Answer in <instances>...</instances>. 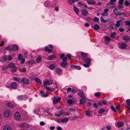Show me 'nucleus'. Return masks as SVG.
<instances>
[{
	"mask_svg": "<svg viewBox=\"0 0 130 130\" xmlns=\"http://www.w3.org/2000/svg\"><path fill=\"white\" fill-rule=\"evenodd\" d=\"M113 12L117 15H120L124 14V12L121 13L120 9L118 8H116L113 9Z\"/></svg>",
	"mask_w": 130,
	"mask_h": 130,
	"instance_id": "f257e3e1",
	"label": "nucleus"
},
{
	"mask_svg": "<svg viewBox=\"0 0 130 130\" xmlns=\"http://www.w3.org/2000/svg\"><path fill=\"white\" fill-rule=\"evenodd\" d=\"M100 19L101 22L103 23H105L107 22L109 20V19L108 18H107L105 20L104 19V17L103 16L100 17Z\"/></svg>",
	"mask_w": 130,
	"mask_h": 130,
	"instance_id": "f03ea898",
	"label": "nucleus"
},
{
	"mask_svg": "<svg viewBox=\"0 0 130 130\" xmlns=\"http://www.w3.org/2000/svg\"><path fill=\"white\" fill-rule=\"evenodd\" d=\"M82 98L79 101L80 102V105H83L86 102V98L83 96H81Z\"/></svg>",
	"mask_w": 130,
	"mask_h": 130,
	"instance_id": "7ed1b4c3",
	"label": "nucleus"
},
{
	"mask_svg": "<svg viewBox=\"0 0 130 130\" xmlns=\"http://www.w3.org/2000/svg\"><path fill=\"white\" fill-rule=\"evenodd\" d=\"M109 11V10L107 8L105 9L104 10V12L100 13V14L102 16H107L108 15V12Z\"/></svg>",
	"mask_w": 130,
	"mask_h": 130,
	"instance_id": "20e7f679",
	"label": "nucleus"
},
{
	"mask_svg": "<svg viewBox=\"0 0 130 130\" xmlns=\"http://www.w3.org/2000/svg\"><path fill=\"white\" fill-rule=\"evenodd\" d=\"M61 99V98L59 97L57 98L56 97H54L53 100V103L54 104H56L59 102Z\"/></svg>",
	"mask_w": 130,
	"mask_h": 130,
	"instance_id": "39448f33",
	"label": "nucleus"
},
{
	"mask_svg": "<svg viewBox=\"0 0 130 130\" xmlns=\"http://www.w3.org/2000/svg\"><path fill=\"white\" fill-rule=\"evenodd\" d=\"M21 116L19 113L18 112H16L14 115V117L17 120H19L21 118Z\"/></svg>",
	"mask_w": 130,
	"mask_h": 130,
	"instance_id": "423d86ee",
	"label": "nucleus"
},
{
	"mask_svg": "<svg viewBox=\"0 0 130 130\" xmlns=\"http://www.w3.org/2000/svg\"><path fill=\"white\" fill-rule=\"evenodd\" d=\"M12 49L15 51H17L19 48L18 46L15 44H14L12 46Z\"/></svg>",
	"mask_w": 130,
	"mask_h": 130,
	"instance_id": "0eeeda50",
	"label": "nucleus"
},
{
	"mask_svg": "<svg viewBox=\"0 0 130 130\" xmlns=\"http://www.w3.org/2000/svg\"><path fill=\"white\" fill-rule=\"evenodd\" d=\"M119 47L122 49H124L127 47V45L125 43H122L120 45H119Z\"/></svg>",
	"mask_w": 130,
	"mask_h": 130,
	"instance_id": "6e6552de",
	"label": "nucleus"
},
{
	"mask_svg": "<svg viewBox=\"0 0 130 130\" xmlns=\"http://www.w3.org/2000/svg\"><path fill=\"white\" fill-rule=\"evenodd\" d=\"M53 81L52 80H46L45 82H44V84L46 85H50L53 83Z\"/></svg>",
	"mask_w": 130,
	"mask_h": 130,
	"instance_id": "1a4fd4ad",
	"label": "nucleus"
},
{
	"mask_svg": "<svg viewBox=\"0 0 130 130\" xmlns=\"http://www.w3.org/2000/svg\"><path fill=\"white\" fill-rule=\"evenodd\" d=\"M22 81L23 83L25 84L28 85L29 83V80L26 78H24Z\"/></svg>",
	"mask_w": 130,
	"mask_h": 130,
	"instance_id": "9d476101",
	"label": "nucleus"
},
{
	"mask_svg": "<svg viewBox=\"0 0 130 130\" xmlns=\"http://www.w3.org/2000/svg\"><path fill=\"white\" fill-rule=\"evenodd\" d=\"M123 39L126 41L130 42V38L129 36H125L122 37Z\"/></svg>",
	"mask_w": 130,
	"mask_h": 130,
	"instance_id": "9b49d317",
	"label": "nucleus"
},
{
	"mask_svg": "<svg viewBox=\"0 0 130 130\" xmlns=\"http://www.w3.org/2000/svg\"><path fill=\"white\" fill-rule=\"evenodd\" d=\"M11 87L13 89H16L17 87V84L15 82H13L11 84Z\"/></svg>",
	"mask_w": 130,
	"mask_h": 130,
	"instance_id": "f8f14e48",
	"label": "nucleus"
},
{
	"mask_svg": "<svg viewBox=\"0 0 130 130\" xmlns=\"http://www.w3.org/2000/svg\"><path fill=\"white\" fill-rule=\"evenodd\" d=\"M56 58L55 56L54 55H51L48 56L47 58V59L48 60H54Z\"/></svg>",
	"mask_w": 130,
	"mask_h": 130,
	"instance_id": "ddd939ff",
	"label": "nucleus"
},
{
	"mask_svg": "<svg viewBox=\"0 0 130 130\" xmlns=\"http://www.w3.org/2000/svg\"><path fill=\"white\" fill-rule=\"evenodd\" d=\"M4 116L6 117H8L11 114V112L7 110L5 111Z\"/></svg>",
	"mask_w": 130,
	"mask_h": 130,
	"instance_id": "4468645a",
	"label": "nucleus"
},
{
	"mask_svg": "<svg viewBox=\"0 0 130 130\" xmlns=\"http://www.w3.org/2000/svg\"><path fill=\"white\" fill-rule=\"evenodd\" d=\"M7 60V58L6 56H3L1 59H0V61L3 63H4Z\"/></svg>",
	"mask_w": 130,
	"mask_h": 130,
	"instance_id": "2eb2a0df",
	"label": "nucleus"
},
{
	"mask_svg": "<svg viewBox=\"0 0 130 130\" xmlns=\"http://www.w3.org/2000/svg\"><path fill=\"white\" fill-rule=\"evenodd\" d=\"M81 12L82 14L84 16H86L88 14V12L87 10L85 9H83L82 10Z\"/></svg>",
	"mask_w": 130,
	"mask_h": 130,
	"instance_id": "dca6fc26",
	"label": "nucleus"
},
{
	"mask_svg": "<svg viewBox=\"0 0 130 130\" xmlns=\"http://www.w3.org/2000/svg\"><path fill=\"white\" fill-rule=\"evenodd\" d=\"M88 4L91 5H94L96 4V3L92 0H88L87 1Z\"/></svg>",
	"mask_w": 130,
	"mask_h": 130,
	"instance_id": "f3484780",
	"label": "nucleus"
},
{
	"mask_svg": "<svg viewBox=\"0 0 130 130\" xmlns=\"http://www.w3.org/2000/svg\"><path fill=\"white\" fill-rule=\"evenodd\" d=\"M51 4V2L49 1H46L44 3L45 6L47 7H48L50 6Z\"/></svg>",
	"mask_w": 130,
	"mask_h": 130,
	"instance_id": "a211bd4d",
	"label": "nucleus"
},
{
	"mask_svg": "<svg viewBox=\"0 0 130 130\" xmlns=\"http://www.w3.org/2000/svg\"><path fill=\"white\" fill-rule=\"evenodd\" d=\"M93 28L95 30H98L100 29V27L98 24H96L94 26Z\"/></svg>",
	"mask_w": 130,
	"mask_h": 130,
	"instance_id": "6ab92c4d",
	"label": "nucleus"
},
{
	"mask_svg": "<svg viewBox=\"0 0 130 130\" xmlns=\"http://www.w3.org/2000/svg\"><path fill=\"white\" fill-rule=\"evenodd\" d=\"M68 119L67 117H64L61 120V122L64 123L67 122L68 121Z\"/></svg>",
	"mask_w": 130,
	"mask_h": 130,
	"instance_id": "aec40b11",
	"label": "nucleus"
},
{
	"mask_svg": "<svg viewBox=\"0 0 130 130\" xmlns=\"http://www.w3.org/2000/svg\"><path fill=\"white\" fill-rule=\"evenodd\" d=\"M45 51L49 53H50L52 52V50L51 49H50L47 47H46L45 48Z\"/></svg>",
	"mask_w": 130,
	"mask_h": 130,
	"instance_id": "412c9836",
	"label": "nucleus"
},
{
	"mask_svg": "<svg viewBox=\"0 0 130 130\" xmlns=\"http://www.w3.org/2000/svg\"><path fill=\"white\" fill-rule=\"evenodd\" d=\"M123 125L124 123L123 122H120L117 123L116 126L119 127H120L123 126Z\"/></svg>",
	"mask_w": 130,
	"mask_h": 130,
	"instance_id": "4be33fe9",
	"label": "nucleus"
},
{
	"mask_svg": "<svg viewBox=\"0 0 130 130\" xmlns=\"http://www.w3.org/2000/svg\"><path fill=\"white\" fill-rule=\"evenodd\" d=\"M11 129V127L8 125L5 126L3 128V130H10Z\"/></svg>",
	"mask_w": 130,
	"mask_h": 130,
	"instance_id": "5701e85b",
	"label": "nucleus"
},
{
	"mask_svg": "<svg viewBox=\"0 0 130 130\" xmlns=\"http://www.w3.org/2000/svg\"><path fill=\"white\" fill-rule=\"evenodd\" d=\"M105 41L106 44H108V42L110 41L111 39L108 36H106L105 37Z\"/></svg>",
	"mask_w": 130,
	"mask_h": 130,
	"instance_id": "b1692460",
	"label": "nucleus"
},
{
	"mask_svg": "<svg viewBox=\"0 0 130 130\" xmlns=\"http://www.w3.org/2000/svg\"><path fill=\"white\" fill-rule=\"evenodd\" d=\"M121 22L120 20L117 21L116 22V24H115L116 27H117L116 29H117L118 27H119L120 25V23Z\"/></svg>",
	"mask_w": 130,
	"mask_h": 130,
	"instance_id": "393cba45",
	"label": "nucleus"
},
{
	"mask_svg": "<svg viewBox=\"0 0 130 130\" xmlns=\"http://www.w3.org/2000/svg\"><path fill=\"white\" fill-rule=\"evenodd\" d=\"M8 65L10 68H13L16 67L15 64L13 63H9Z\"/></svg>",
	"mask_w": 130,
	"mask_h": 130,
	"instance_id": "a878e982",
	"label": "nucleus"
},
{
	"mask_svg": "<svg viewBox=\"0 0 130 130\" xmlns=\"http://www.w3.org/2000/svg\"><path fill=\"white\" fill-rule=\"evenodd\" d=\"M74 10L76 13L77 15H78L79 14L78 8L74 6Z\"/></svg>",
	"mask_w": 130,
	"mask_h": 130,
	"instance_id": "bb28decb",
	"label": "nucleus"
},
{
	"mask_svg": "<svg viewBox=\"0 0 130 130\" xmlns=\"http://www.w3.org/2000/svg\"><path fill=\"white\" fill-rule=\"evenodd\" d=\"M6 105L7 106L13 108L14 107V105L11 103L9 102H7L6 103Z\"/></svg>",
	"mask_w": 130,
	"mask_h": 130,
	"instance_id": "cd10ccee",
	"label": "nucleus"
},
{
	"mask_svg": "<svg viewBox=\"0 0 130 130\" xmlns=\"http://www.w3.org/2000/svg\"><path fill=\"white\" fill-rule=\"evenodd\" d=\"M91 60V59L90 58H86L84 59V61L87 62V63L90 64Z\"/></svg>",
	"mask_w": 130,
	"mask_h": 130,
	"instance_id": "c85d7f7f",
	"label": "nucleus"
},
{
	"mask_svg": "<svg viewBox=\"0 0 130 130\" xmlns=\"http://www.w3.org/2000/svg\"><path fill=\"white\" fill-rule=\"evenodd\" d=\"M86 116L88 117H91L92 116V115L89 111H87L86 113Z\"/></svg>",
	"mask_w": 130,
	"mask_h": 130,
	"instance_id": "c756f323",
	"label": "nucleus"
},
{
	"mask_svg": "<svg viewBox=\"0 0 130 130\" xmlns=\"http://www.w3.org/2000/svg\"><path fill=\"white\" fill-rule=\"evenodd\" d=\"M42 61V58L40 56L38 57L36 59V61L37 62L39 63Z\"/></svg>",
	"mask_w": 130,
	"mask_h": 130,
	"instance_id": "7c9ffc66",
	"label": "nucleus"
},
{
	"mask_svg": "<svg viewBox=\"0 0 130 130\" xmlns=\"http://www.w3.org/2000/svg\"><path fill=\"white\" fill-rule=\"evenodd\" d=\"M55 67V65L53 64H51L49 65V68L51 70H54Z\"/></svg>",
	"mask_w": 130,
	"mask_h": 130,
	"instance_id": "2f4dec72",
	"label": "nucleus"
},
{
	"mask_svg": "<svg viewBox=\"0 0 130 130\" xmlns=\"http://www.w3.org/2000/svg\"><path fill=\"white\" fill-rule=\"evenodd\" d=\"M14 79L15 81L18 82L19 83L21 82L22 80L20 78L15 77H14Z\"/></svg>",
	"mask_w": 130,
	"mask_h": 130,
	"instance_id": "473e14b6",
	"label": "nucleus"
},
{
	"mask_svg": "<svg viewBox=\"0 0 130 130\" xmlns=\"http://www.w3.org/2000/svg\"><path fill=\"white\" fill-rule=\"evenodd\" d=\"M23 98V96L22 95L18 96H17V99L19 101L22 100Z\"/></svg>",
	"mask_w": 130,
	"mask_h": 130,
	"instance_id": "72a5a7b5",
	"label": "nucleus"
},
{
	"mask_svg": "<svg viewBox=\"0 0 130 130\" xmlns=\"http://www.w3.org/2000/svg\"><path fill=\"white\" fill-rule=\"evenodd\" d=\"M116 2V0H110V2L109 3L110 5H113L114 7L115 6V5L114 4H113L112 3H115Z\"/></svg>",
	"mask_w": 130,
	"mask_h": 130,
	"instance_id": "f704fd0d",
	"label": "nucleus"
},
{
	"mask_svg": "<svg viewBox=\"0 0 130 130\" xmlns=\"http://www.w3.org/2000/svg\"><path fill=\"white\" fill-rule=\"evenodd\" d=\"M116 32L115 31L113 33L111 34H110V36L112 38H114L115 37V36L116 35Z\"/></svg>",
	"mask_w": 130,
	"mask_h": 130,
	"instance_id": "c9c22d12",
	"label": "nucleus"
},
{
	"mask_svg": "<svg viewBox=\"0 0 130 130\" xmlns=\"http://www.w3.org/2000/svg\"><path fill=\"white\" fill-rule=\"evenodd\" d=\"M67 62H66L64 61L63 62H62L61 63V66L63 67H64L66 66L67 65Z\"/></svg>",
	"mask_w": 130,
	"mask_h": 130,
	"instance_id": "e433bc0d",
	"label": "nucleus"
},
{
	"mask_svg": "<svg viewBox=\"0 0 130 130\" xmlns=\"http://www.w3.org/2000/svg\"><path fill=\"white\" fill-rule=\"evenodd\" d=\"M35 80L40 85L41 84L42 82L38 78H36L35 79Z\"/></svg>",
	"mask_w": 130,
	"mask_h": 130,
	"instance_id": "4c0bfd02",
	"label": "nucleus"
},
{
	"mask_svg": "<svg viewBox=\"0 0 130 130\" xmlns=\"http://www.w3.org/2000/svg\"><path fill=\"white\" fill-rule=\"evenodd\" d=\"M93 21L94 22H99V19L97 17H95L93 19Z\"/></svg>",
	"mask_w": 130,
	"mask_h": 130,
	"instance_id": "58836bf2",
	"label": "nucleus"
},
{
	"mask_svg": "<svg viewBox=\"0 0 130 130\" xmlns=\"http://www.w3.org/2000/svg\"><path fill=\"white\" fill-rule=\"evenodd\" d=\"M67 102L68 104L70 105L72 104L73 103V101L71 99H68Z\"/></svg>",
	"mask_w": 130,
	"mask_h": 130,
	"instance_id": "ea45409f",
	"label": "nucleus"
},
{
	"mask_svg": "<svg viewBox=\"0 0 130 130\" xmlns=\"http://www.w3.org/2000/svg\"><path fill=\"white\" fill-rule=\"evenodd\" d=\"M105 111V110L103 108H102L100 109L98 111L99 113H101Z\"/></svg>",
	"mask_w": 130,
	"mask_h": 130,
	"instance_id": "a19ab883",
	"label": "nucleus"
},
{
	"mask_svg": "<svg viewBox=\"0 0 130 130\" xmlns=\"http://www.w3.org/2000/svg\"><path fill=\"white\" fill-rule=\"evenodd\" d=\"M126 102L127 105L128 106L127 107L128 108H130V100L128 99L126 100Z\"/></svg>",
	"mask_w": 130,
	"mask_h": 130,
	"instance_id": "79ce46f5",
	"label": "nucleus"
},
{
	"mask_svg": "<svg viewBox=\"0 0 130 130\" xmlns=\"http://www.w3.org/2000/svg\"><path fill=\"white\" fill-rule=\"evenodd\" d=\"M23 58V55L22 54H19L18 59L19 60H21Z\"/></svg>",
	"mask_w": 130,
	"mask_h": 130,
	"instance_id": "37998d69",
	"label": "nucleus"
},
{
	"mask_svg": "<svg viewBox=\"0 0 130 130\" xmlns=\"http://www.w3.org/2000/svg\"><path fill=\"white\" fill-rule=\"evenodd\" d=\"M25 125V123H23L22 124L19 125V126L21 128H22L24 127Z\"/></svg>",
	"mask_w": 130,
	"mask_h": 130,
	"instance_id": "c03bdc74",
	"label": "nucleus"
},
{
	"mask_svg": "<svg viewBox=\"0 0 130 130\" xmlns=\"http://www.w3.org/2000/svg\"><path fill=\"white\" fill-rule=\"evenodd\" d=\"M62 71V70L59 68L57 69L56 70V73L58 74H60Z\"/></svg>",
	"mask_w": 130,
	"mask_h": 130,
	"instance_id": "a18cd8bd",
	"label": "nucleus"
},
{
	"mask_svg": "<svg viewBox=\"0 0 130 130\" xmlns=\"http://www.w3.org/2000/svg\"><path fill=\"white\" fill-rule=\"evenodd\" d=\"M81 55L83 57H86L87 56V54L86 53H84L83 52H82L81 53Z\"/></svg>",
	"mask_w": 130,
	"mask_h": 130,
	"instance_id": "49530a36",
	"label": "nucleus"
},
{
	"mask_svg": "<svg viewBox=\"0 0 130 130\" xmlns=\"http://www.w3.org/2000/svg\"><path fill=\"white\" fill-rule=\"evenodd\" d=\"M125 25L126 26H129L130 25V21H127L125 22Z\"/></svg>",
	"mask_w": 130,
	"mask_h": 130,
	"instance_id": "de8ad7c7",
	"label": "nucleus"
},
{
	"mask_svg": "<svg viewBox=\"0 0 130 130\" xmlns=\"http://www.w3.org/2000/svg\"><path fill=\"white\" fill-rule=\"evenodd\" d=\"M14 69H12L11 70V72L12 73H14L15 72H16L17 70V67H15V68H14Z\"/></svg>",
	"mask_w": 130,
	"mask_h": 130,
	"instance_id": "09e8293b",
	"label": "nucleus"
},
{
	"mask_svg": "<svg viewBox=\"0 0 130 130\" xmlns=\"http://www.w3.org/2000/svg\"><path fill=\"white\" fill-rule=\"evenodd\" d=\"M112 25L111 24L109 26V28L111 30H115V28L113 27V25Z\"/></svg>",
	"mask_w": 130,
	"mask_h": 130,
	"instance_id": "8fccbe9b",
	"label": "nucleus"
},
{
	"mask_svg": "<svg viewBox=\"0 0 130 130\" xmlns=\"http://www.w3.org/2000/svg\"><path fill=\"white\" fill-rule=\"evenodd\" d=\"M124 4L126 6H128L130 4V3L129 2L127 1H125L124 2Z\"/></svg>",
	"mask_w": 130,
	"mask_h": 130,
	"instance_id": "3c124183",
	"label": "nucleus"
},
{
	"mask_svg": "<svg viewBox=\"0 0 130 130\" xmlns=\"http://www.w3.org/2000/svg\"><path fill=\"white\" fill-rule=\"evenodd\" d=\"M124 2L123 0H119L118 1V3L120 5H123Z\"/></svg>",
	"mask_w": 130,
	"mask_h": 130,
	"instance_id": "603ef678",
	"label": "nucleus"
},
{
	"mask_svg": "<svg viewBox=\"0 0 130 130\" xmlns=\"http://www.w3.org/2000/svg\"><path fill=\"white\" fill-rule=\"evenodd\" d=\"M110 107L112 110H113L114 112H116V110L113 106H111Z\"/></svg>",
	"mask_w": 130,
	"mask_h": 130,
	"instance_id": "864d4df0",
	"label": "nucleus"
},
{
	"mask_svg": "<svg viewBox=\"0 0 130 130\" xmlns=\"http://www.w3.org/2000/svg\"><path fill=\"white\" fill-rule=\"evenodd\" d=\"M62 113L60 112L58 114H55V117H59L62 114Z\"/></svg>",
	"mask_w": 130,
	"mask_h": 130,
	"instance_id": "5fc2aeb1",
	"label": "nucleus"
},
{
	"mask_svg": "<svg viewBox=\"0 0 130 130\" xmlns=\"http://www.w3.org/2000/svg\"><path fill=\"white\" fill-rule=\"evenodd\" d=\"M100 93L97 92L95 93V95L96 97H98L100 96Z\"/></svg>",
	"mask_w": 130,
	"mask_h": 130,
	"instance_id": "6e6d98bb",
	"label": "nucleus"
},
{
	"mask_svg": "<svg viewBox=\"0 0 130 130\" xmlns=\"http://www.w3.org/2000/svg\"><path fill=\"white\" fill-rule=\"evenodd\" d=\"M8 69V67H2V70L3 71L6 70Z\"/></svg>",
	"mask_w": 130,
	"mask_h": 130,
	"instance_id": "4d7b16f0",
	"label": "nucleus"
},
{
	"mask_svg": "<svg viewBox=\"0 0 130 130\" xmlns=\"http://www.w3.org/2000/svg\"><path fill=\"white\" fill-rule=\"evenodd\" d=\"M90 64L87 63V64H84L83 65L86 68H88L89 67Z\"/></svg>",
	"mask_w": 130,
	"mask_h": 130,
	"instance_id": "13d9d810",
	"label": "nucleus"
},
{
	"mask_svg": "<svg viewBox=\"0 0 130 130\" xmlns=\"http://www.w3.org/2000/svg\"><path fill=\"white\" fill-rule=\"evenodd\" d=\"M77 117H71V120L72 121L76 119Z\"/></svg>",
	"mask_w": 130,
	"mask_h": 130,
	"instance_id": "bf43d9fd",
	"label": "nucleus"
},
{
	"mask_svg": "<svg viewBox=\"0 0 130 130\" xmlns=\"http://www.w3.org/2000/svg\"><path fill=\"white\" fill-rule=\"evenodd\" d=\"M6 49L7 50H9L10 51H11L12 49V48H11L10 46H8L6 48Z\"/></svg>",
	"mask_w": 130,
	"mask_h": 130,
	"instance_id": "052dcab7",
	"label": "nucleus"
},
{
	"mask_svg": "<svg viewBox=\"0 0 130 130\" xmlns=\"http://www.w3.org/2000/svg\"><path fill=\"white\" fill-rule=\"evenodd\" d=\"M106 128L107 130H110L111 129V127L110 125L107 126H106Z\"/></svg>",
	"mask_w": 130,
	"mask_h": 130,
	"instance_id": "680f3d73",
	"label": "nucleus"
},
{
	"mask_svg": "<svg viewBox=\"0 0 130 130\" xmlns=\"http://www.w3.org/2000/svg\"><path fill=\"white\" fill-rule=\"evenodd\" d=\"M120 105H118L116 106V107L117 109L119 111L120 110Z\"/></svg>",
	"mask_w": 130,
	"mask_h": 130,
	"instance_id": "e2e57ef3",
	"label": "nucleus"
},
{
	"mask_svg": "<svg viewBox=\"0 0 130 130\" xmlns=\"http://www.w3.org/2000/svg\"><path fill=\"white\" fill-rule=\"evenodd\" d=\"M67 56L69 59H70L71 58V56L70 54H68L67 55Z\"/></svg>",
	"mask_w": 130,
	"mask_h": 130,
	"instance_id": "0e129e2a",
	"label": "nucleus"
},
{
	"mask_svg": "<svg viewBox=\"0 0 130 130\" xmlns=\"http://www.w3.org/2000/svg\"><path fill=\"white\" fill-rule=\"evenodd\" d=\"M73 0H68V2L69 4L70 5H71L72 4V3H73L72 2Z\"/></svg>",
	"mask_w": 130,
	"mask_h": 130,
	"instance_id": "69168bd1",
	"label": "nucleus"
},
{
	"mask_svg": "<svg viewBox=\"0 0 130 130\" xmlns=\"http://www.w3.org/2000/svg\"><path fill=\"white\" fill-rule=\"evenodd\" d=\"M8 59L9 60H11L12 59V57L10 55H9L8 56Z\"/></svg>",
	"mask_w": 130,
	"mask_h": 130,
	"instance_id": "338daca9",
	"label": "nucleus"
},
{
	"mask_svg": "<svg viewBox=\"0 0 130 130\" xmlns=\"http://www.w3.org/2000/svg\"><path fill=\"white\" fill-rule=\"evenodd\" d=\"M48 95V94L45 93V94H43L42 95V96L43 97H46Z\"/></svg>",
	"mask_w": 130,
	"mask_h": 130,
	"instance_id": "774afa93",
	"label": "nucleus"
}]
</instances>
